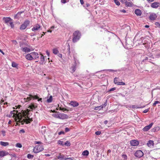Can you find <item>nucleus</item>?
Instances as JSON below:
<instances>
[{
	"instance_id": "46",
	"label": "nucleus",
	"mask_w": 160,
	"mask_h": 160,
	"mask_svg": "<svg viewBox=\"0 0 160 160\" xmlns=\"http://www.w3.org/2000/svg\"><path fill=\"white\" fill-rule=\"evenodd\" d=\"M122 157L124 158V160H127V156L125 154H123L122 155Z\"/></svg>"
},
{
	"instance_id": "64",
	"label": "nucleus",
	"mask_w": 160,
	"mask_h": 160,
	"mask_svg": "<svg viewBox=\"0 0 160 160\" xmlns=\"http://www.w3.org/2000/svg\"><path fill=\"white\" fill-rule=\"evenodd\" d=\"M80 3H81V4L82 5V4H84V2H83V0H80Z\"/></svg>"
},
{
	"instance_id": "37",
	"label": "nucleus",
	"mask_w": 160,
	"mask_h": 160,
	"mask_svg": "<svg viewBox=\"0 0 160 160\" xmlns=\"http://www.w3.org/2000/svg\"><path fill=\"white\" fill-rule=\"evenodd\" d=\"M71 145L70 142L68 141H67L64 143V145L67 146H69Z\"/></svg>"
},
{
	"instance_id": "30",
	"label": "nucleus",
	"mask_w": 160,
	"mask_h": 160,
	"mask_svg": "<svg viewBox=\"0 0 160 160\" xmlns=\"http://www.w3.org/2000/svg\"><path fill=\"white\" fill-rule=\"evenodd\" d=\"M119 82L118 81V78L115 77L114 79V82L115 84H118Z\"/></svg>"
},
{
	"instance_id": "33",
	"label": "nucleus",
	"mask_w": 160,
	"mask_h": 160,
	"mask_svg": "<svg viewBox=\"0 0 160 160\" xmlns=\"http://www.w3.org/2000/svg\"><path fill=\"white\" fill-rule=\"evenodd\" d=\"M59 109L60 110L64 112H66L65 111H68L66 108H64L59 107Z\"/></svg>"
},
{
	"instance_id": "51",
	"label": "nucleus",
	"mask_w": 160,
	"mask_h": 160,
	"mask_svg": "<svg viewBox=\"0 0 160 160\" xmlns=\"http://www.w3.org/2000/svg\"><path fill=\"white\" fill-rule=\"evenodd\" d=\"M125 83L124 82H119L118 85H125Z\"/></svg>"
},
{
	"instance_id": "20",
	"label": "nucleus",
	"mask_w": 160,
	"mask_h": 160,
	"mask_svg": "<svg viewBox=\"0 0 160 160\" xmlns=\"http://www.w3.org/2000/svg\"><path fill=\"white\" fill-rule=\"evenodd\" d=\"M37 107V104L36 103H31L29 106V107L32 110L35 109Z\"/></svg>"
},
{
	"instance_id": "54",
	"label": "nucleus",
	"mask_w": 160,
	"mask_h": 160,
	"mask_svg": "<svg viewBox=\"0 0 160 160\" xmlns=\"http://www.w3.org/2000/svg\"><path fill=\"white\" fill-rule=\"evenodd\" d=\"M65 132H68L70 131V129L68 128H65Z\"/></svg>"
},
{
	"instance_id": "58",
	"label": "nucleus",
	"mask_w": 160,
	"mask_h": 160,
	"mask_svg": "<svg viewBox=\"0 0 160 160\" xmlns=\"http://www.w3.org/2000/svg\"><path fill=\"white\" fill-rule=\"evenodd\" d=\"M108 70L109 71L112 72H116L117 71L116 70H114L113 69H108Z\"/></svg>"
},
{
	"instance_id": "25",
	"label": "nucleus",
	"mask_w": 160,
	"mask_h": 160,
	"mask_svg": "<svg viewBox=\"0 0 160 160\" xmlns=\"http://www.w3.org/2000/svg\"><path fill=\"white\" fill-rule=\"evenodd\" d=\"M8 154L9 153L8 152L4 151H1L0 152V157H3L8 155Z\"/></svg>"
},
{
	"instance_id": "40",
	"label": "nucleus",
	"mask_w": 160,
	"mask_h": 160,
	"mask_svg": "<svg viewBox=\"0 0 160 160\" xmlns=\"http://www.w3.org/2000/svg\"><path fill=\"white\" fill-rule=\"evenodd\" d=\"M16 146L18 148H21L22 147V145L21 143H18L16 144Z\"/></svg>"
},
{
	"instance_id": "52",
	"label": "nucleus",
	"mask_w": 160,
	"mask_h": 160,
	"mask_svg": "<svg viewBox=\"0 0 160 160\" xmlns=\"http://www.w3.org/2000/svg\"><path fill=\"white\" fill-rule=\"evenodd\" d=\"M1 132L3 136H5L6 132L4 130H2L1 131Z\"/></svg>"
},
{
	"instance_id": "59",
	"label": "nucleus",
	"mask_w": 160,
	"mask_h": 160,
	"mask_svg": "<svg viewBox=\"0 0 160 160\" xmlns=\"http://www.w3.org/2000/svg\"><path fill=\"white\" fill-rule=\"evenodd\" d=\"M25 131L23 129H22L21 130H20V131H19V132L20 133L21 132H22V133H24L25 132Z\"/></svg>"
},
{
	"instance_id": "6",
	"label": "nucleus",
	"mask_w": 160,
	"mask_h": 160,
	"mask_svg": "<svg viewBox=\"0 0 160 160\" xmlns=\"http://www.w3.org/2000/svg\"><path fill=\"white\" fill-rule=\"evenodd\" d=\"M134 155L137 158H140L143 155V153L141 150H137L135 153Z\"/></svg>"
},
{
	"instance_id": "27",
	"label": "nucleus",
	"mask_w": 160,
	"mask_h": 160,
	"mask_svg": "<svg viewBox=\"0 0 160 160\" xmlns=\"http://www.w3.org/2000/svg\"><path fill=\"white\" fill-rule=\"evenodd\" d=\"M45 58L44 56L42 55L41 57H40V60L41 61L39 62V63L40 64H43L44 62Z\"/></svg>"
},
{
	"instance_id": "28",
	"label": "nucleus",
	"mask_w": 160,
	"mask_h": 160,
	"mask_svg": "<svg viewBox=\"0 0 160 160\" xmlns=\"http://www.w3.org/2000/svg\"><path fill=\"white\" fill-rule=\"evenodd\" d=\"M68 48L67 49V54L68 55L71 56L70 46L69 44H68Z\"/></svg>"
},
{
	"instance_id": "13",
	"label": "nucleus",
	"mask_w": 160,
	"mask_h": 160,
	"mask_svg": "<svg viewBox=\"0 0 160 160\" xmlns=\"http://www.w3.org/2000/svg\"><path fill=\"white\" fill-rule=\"evenodd\" d=\"M65 156L61 153H59L56 156L57 158L58 159H59V160H64L65 158Z\"/></svg>"
},
{
	"instance_id": "43",
	"label": "nucleus",
	"mask_w": 160,
	"mask_h": 160,
	"mask_svg": "<svg viewBox=\"0 0 160 160\" xmlns=\"http://www.w3.org/2000/svg\"><path fill=\"white\" fill-rule=\"evenodd\" d=\"M72 72H74L76 69V66H73L72 67Z\"/></svg>"
},
{
	"instance_id": "31",
	"label": "nucleus",
	"mask_w": 160,
	"mask_h": 160,
	"mask_svg": "<svg viewBox=\"0 0 160 160\" xmlns=\"http://www.w3.org/2000/svg\"><path fill=\"white\" fill-rule=\"evenodd\" d=\"M160 129V128L159 127H157L153 128L152 130L154 132H157Z\"/></svg>"
},
{
	"instance_id": "53",
	"label": "nucleus",
	"mask_w": 160,
	"mask_h": 160,
	"mask_svg": "<svg viewBox=\"0 0 160 160\" xmlns=\"http://www.w3.org/2000/svg\"><path fill=\"white\" fill-rule=\"evenodd\" d=\"M95 133L96 135H100L101 133V131H98L96 132Z\"/></svg>"
},
{
	"instance_id": "11",
	"label": "nucleus",
	"mask_w": 160,
	"mask_h": 160,
	"mask_svg": "<svg viewBox=\"0 0 160 160\" xmlns=\"http://www.w3.org/2000/svg\"><path fill=\"white\" fill-rule=\"evenodd\" d=\"M60 117L59 118L60 119H64L68 118V116L66 114L64 113H59Z\"/></svg>"
},
{
	"instance_id": "36",
	"label": "nucleus",
	"mask_w": 160,
	"mask_h": 160,
	"mask_svg": "<svg viewBox=\"0 0 160 160\" xmlns=\"http://www.w3.org/2000/svg\"><path fill=\"white\" fill-rule=\"evenodd\" d=\"M58 52V51L57 49L55 48L53 49V52L55 54H57Z\"/></svg>"
},
{
	"instance_id": "39",
	"label": "nucleus",
	"mask_w": 160,
	"mask_h": 160,
	"mask_svg": "<svg viewBox=\"0 0 160 160\" xmlns=\"http://www.w3.org/2000/svg\"><path fill=\"white\" fill-rule=\"evenodd\" d=\"M33 157L34 156L33 155H31L30 154H28L27 155V158L29 159L33 158Z\"/></svg>"
},
{
	"instance_id": "56",
	"label": "nucleus",
	"mask_w": 160,
	"mask_h": 160,
	"mask_svg": "<svg viewBox=\"0 0 160 160\" xmlns=\"http://www.w3.org/2000/svg\"><path fill=\"white\" fill-rule=\"evenodd\" d=\"M58 134L59 135H60L61 134H64L65 133L63 131H60L58 133Z\"/></svg>"
},
{
	"instance_id": "22",
	"label": "nucleus",
	"mask_w": 160,
	"mask_h": 160,
	"mask_svg": "<svg viewBox=\"0 0 160 160\" xmlns=\"http://www.w3.org/2000/svg\"><path fill=\"white\" fill-rule=\"evenodd\" d=\"M26 58L28 60H32L33 58L32 57V55L30 53L28 54L26 56Z\"/></svg>"
},
{
	"instance_id": "55",
	"label": "nucleus",
	"mask_w": 160,
	"mask_h": 160,
	"mask_svg": "<svg viewBox=\"0 0 160 160\" xmlns=\"http://www.w3.org/2000/svg\"><path fill=\"white\" fill-rule=\"evenodd\" d=\"M116 89V88H112L111 89H110L108 91V92H111V91H114Z\"/></svg>"
},
{
	"instance_id": "50",
	"label": "nucleus",
	"mask_w": 160,
	"mask_h": 160,
	"mask_svg": "<svg viewBox=\"0 0 160 160\" xmlns=\"http://www.w3.org/2000/svg\"><path fill=\"white\" fill-rule=\"evenodd\" d=\"M69 1V0H61V2L62 3H65Z\"/></svg>"
},
{
	"instance_id": "41",
	"label": "nucleus",
	"mask_w": 160,
	"mask_h": 160,
	"mask_svg": "<svg viewBox=\"0 0 160 160\" xmlns=\"http://www.w3.org/2000/svg\"><path fill=\"white\" fill-rule=\"evenodd\" d=\"M52 116L53 117H54L59 118V117H60L59 113V114H53Z\"/></svg>"
},
{
	"instance_id": "44",
	"label": "nucleus",
	"mask_w": 160,
	"mask_h": 160,
	"mask_svg": "<svg viewBox=\"0 0 160 160\" xmlns=\"http://www.w3.org/2000/svg\"><path fill=\"white\" fill-rule=\"evenodd\" d=\"M66 109L68 110L67 111H65V112H67L69 111H72L74 110V108H68Z\"/></svg>"
},
{
	"instance_id": "23",
	"label": "nucleus",
	"mask_w": 160,
	"mask_h": 160,
	"mask_svg": "<svg viewBox=\"0 0 160 160\" xmlns=\"http://www.w3.org/2000/svg\"><path fill=\"white\" fill-rule=\"evenodd\" d=\"M21 50L23 52H29L31 51L30 49L27 47L22 48Z\"/></svg>"
},
{
	"instance_id": "7",
	"label": "nucleus",
	"mask_w": 160,
	"mask_h": 160,
	"mask_svg": "<svg viewBox=\"0 0 160 160\" xmlns=\"http://www.w3.org/2000/svg\"><path fill=\"white\" fill-rule=\"evenodd\" d=\"M17 122L16 124L17 125H19V123H21V124H23L24 123L26 124H28L30 123V122L32 121H15Z\"/></svg>"
},
{
	"instance_id": "26",
	"label": "nucleus",
	"mask_w": 160,
	"mask_h": 160,
	"mask_svg": "<svg viewBox=\"0 0 160 160\" xmlns=\"http://www.w3.org/2000/svg\"><path fill=\"white\" fill-rule=\"evenodd\" d=\"M0 144L2 146L4 147L8 146L9 145V143L8 142H4L3 141L0 142Z\"/></svg>"
},
{
	"instance_id": "24",
	"label": "nucleus",
	"mask_w": 160,
	"mask_h": 160,
	"mask_svg": "<svg viewBox=\"0 0 160 160\" xmlns=\"http://www.w3.org/2000/svg\"><path fill=\"white\" fill-rule=\"evenodd\" d=\"M147 145L149 147H151L154 145V142L152 140H149L147 143Z\"/></svg>"
},
{
	"instance_id": "12",
	"label": "nucleus",
	"mask_w": 160,
	"mask_h": 160,
	"mask_svg": "<svg viewBox=\"0 0 160 160\" xmlns=\"http://www.w3.org/2000/svg\"><path fill=\"white\" fill-rule=\"evenodd\" d=\"M130 143L131 146H137L139 144V142L136 140H132L130 141Z\"/></svg>"
},
{
	"instance_id": "34",
	"label": "nucleus",
	"mask_w": 160,
	"mask_h": 160,
	"mask_svg": "<svg viewBox=\"0 0 160 160\" xmlns=\"http://www.w3.org/2000/svg\"><path fill=\"white\" fill-rule=\"evenodd\" d=\"M52 101V97L51 96L48 99H47V102L48 103L51 102Z\"/></svg>"
},
{
	"instance_id": "5",
	"label": "nucleus",
	"mask_w": 160,
	"mask_h": 160,
	"mask_svg": "<svg viewBox=\"0 0 160 160\" xmlns=\"http://www.w3.org/2000/svg\"><path fill=\"white\" fill-rule=\"evenodd\" d=\"M30 21L28 20H26L20 26V29L21 30H23L25 29L27 26L30 24Z\"/></svg>"
},
{
	"instance_id": "38",
	"label": "nucleus",
	"mask_w": 160,
	"mask_h": 160,
	"mask_svg": "<svg viewBox=\"0 0 160 160\" xmlns=\"http://www.w3.org/2000/svg\"><path fill=\"white\" fill-rule=\"evenodd\" d=\"M58 143L60 145L63 146L64 145V143H63V142L61 140H58Z\"/></svg>"
},
{
	"instance_id": "17",
	"label": "nucleus",
	"mask_w": 160,
	"mask_h": 160,
	"mask_svg": "<svg viewBox=\"0 0 160 160\" xmlns=\"http://www.w3.org/2000/svg\"><path fill=\"white\" fill-rule=\"evenodd\" d=\"M31 54L32 55V57L33 58V59H37L39 58V56L38 53L34 52L31 53Z\"/></svg>"
},
{
	"instance_id": "48",
	"label": "nucleus",
	"mask_w": 160,
	"mask_h": 160,
	"mask_svg": "<svg viewBox=\"0 0 160 160\" xmlns=\"http://www.w3.org/2000/svg\"><path fill=\"white\" fill-rule=\"evenodd\" d=\"M73 158H66L65 157L64 160H73Z\"/></svg>"
},
{
	"instance_id": "16",
	"label": "nucleus",
	"mask_w": 160,
	"mask_h": 160,
	"mask_svg": "<svg viewBox=\"0 0 160 160\" xmlns=\"http://www.w3.org/2000/svg\"><path fill=\"white\" fill-rule=\"evenodd\" d=\"M41 27V26H40L39 24H37L36 25L34 26L32 28V31H34L35 30H38Z\"/></svg>"
},
{
	"instance_id": "47",
	"label": "nucleus",
	"mask_w": 160,
	"mask_h": 160,
	"mask_svg": "<svg viewBox=\"0 0 160 160\" xmlns=\"http://www.w3.org/2000/svg\"><path fill=\"white\" fill-rule=\"evenodd\" d=\"M160 102L158 101H155L153 103V107H154L156 106V104H158V103H160Z\"/></svg>"
},
{
	"instance_id": "9",
	"label": "nucleus",
	"mask_w": 160,
	"mask_h": 160,
	"mask_svg": "<svg viewBox=\"0 0 160 160\" xmlns=\"http://www.w3.org/2000/svg\"><path fill=\"white\" fill-rule=\"evenodd\" d=\"M107 100H106V102H104V104H102V105H101L99 106H98L97 107H96L94 109L96 110H100L102 109L104 107H105L107 105Z\"/></svg>"
},
{
	"instance_id": "4",
	"label": "nucleus",
	"mask_w": 160,
	"mask_h": 160,
	"mask_svg": "<svg viewBox=\"0 0 160 160\" xmlns=\"http://www.w3.org/2000/svg\"><path fill=\"white\" fill-rule=\"evenodd\" d=\"M43 148L41 145H37L33 148V152L35 153H37L43 150Z\"/></svg>"
},
{
	"instance_id": "15",
	"label": "nucleus",
	"mask_w": 160,
	"mask_h": 160,
	"mask_svg": "<svg viewBox=\"0 0 160 160\" xmlns=\"http://www.w3.org/2000/svg\"><path fill=\"white\" fill-rule=\"evenodd\" d=\"M71 106L73 107H76L78 106L79 103L76 101H71L69 104Z\"/></svg>"
},
{
	"instance_id": "62",
	"label": "nucleus",
	"mask_w": 160,
	"mask_h": 160,
	"mask_svg": "<svg viewBox=\"0 0 160 160\" xmlns=\"http://www.w3.org/2000/svg\"><path fill=\"white\" fill-rule=\"evenodd\" d=\"M19 16H16V14L14 16V18H19Z\"/></svg>"
},
{
	"instance_id": "61",
	"label": "nucleus",
	"mask_w": 160,
	"mask_h": 160,
	"mask_svg": "<svg viewBox=\"0 0 160 160\" xmlns=\"http://www.w3.org/2000/svg\"><path fill=\"white\" fill-rule=\"evenodd\" d=\"M120 11L121 12H122L123 13H125L126 12V10L124 9H122V10H120Z\"/></svg>"
},
{
	"instance_id": "19",
	"label": "nucleus",
	"mask_w": 160,
	"mask_h": 160,
	"mask_svg": "<svg viewBox=\"0 0 160 160\" xmlns=\"http://www.w3.org/2000/svg\"><path fill=\"white\" fill-rule=\"evenodd\" d=\"M157 16L155 14L152 13L150 15L149 18L151 20H154L156 18Z\"/></svg>"
},
{
	"instance_id": "42",
	"label": "nucleus",
	"mask_w": 160,
	"mask_h": 160,
	"mask_svg": "<svg viewBox=\"0 0 160 160\" xmlns=\"http://www.w3.org/2000/svg\"><path fill=\"white\" fill-rule=\"evenodd\" d=\"M115 3L118 6H119L120 5V2H119L117 0H113Z\"/></svg>"
},
{
	"instance_id": "2",
	"label": "nucleus",
	"mask_w": 160,
	"mask_h": 160,
	"mask_svg": "<svg viewBox=\"0 0 160 160\" xmlns=\"http://www.w3.org/2000/svg\"><path fill=\"white\" fill-rule=\"evenodd\" d=\"M2 20L4 23L7 24L8 25H9L8 23H9L11 28H13L14 27V25L13 24L12 19L10 17H3Z\"/></svg>"
},
{
	"instance_id": "57",
	"label": "nucleus",
	"mask_w": 160,
	"mask_h": 160,
	"mask_svg": "<svg viewBox=\"0 0 160 160\" xmlns=\"http://www.w3.org/2000/svg\"><path fill=\"white\" fill-rule=\"evenodd\" d=\"M149 108L146 109L143 111V112L144 113H146L147 112L149 111Z\"/></svg>"
},
{
	"instance_id": "49",
	"label": "nucleus",
	"mask_w": 160,
	"mask_h": 160,
	"mask_svg": "<svg viewBox=\"0 0 160 160\" xmlns=\"http://www.w3.org/2000/svg\"><path fill=\"white\" fill-rule=\"evenodd\" d=\"M155 24L157 27L160 28V24L158 22H156Z\"/></svg>"
},
{
	"instance_id": "21",
	"label": "nucleus",
	"mask_w": 160,
	"mask_h": 160,
	"mask_svg": "<svg viewBox=\"0 0 160 160\" xmlns=\"http://www.w3.org/2000/svg\"><path fill=\"white\" fill-rule=\"evenodd\" d=\"M135 13L138 16H141L142 13L141 10L138 9L135 10Z\"/></svg>"
},
{
	"instance_id": "3",
	"label": "nucleus",
	"mask_w": 160,
	"mask_h": 160,
	"mask_svg": "<svg viewBox=\"0 0 160 160\" xmlns=\"http://www.w3.org/2000/svg\"><path fill=\"white\" fill-rule=\"evenodd\" d=\"M81 36V33L79 31H75L73 34V42H77Z\"/></svg>"
},
{
	"instance_id": "8",
	"label": "nucleus",
	"mask_w": 160,
	"mask_h": 160,
	"mask_svg": "<svg viewBox=\"0 0 160 160\" xmlns=\"http://www.w3.org/2000/svg\"><path fill=\"white\" fill-rule=\"evenodd\" d=\"M153 123H151L148 125L147 126L142 129V130L144 132H147L148 131L152 126Z\"/></svg>"
},
{
	"instance_id": "1",
	"label": "nucleus",
	"mask_w": 160,
	"mask_h": 160,
	"mask_svg": "<svg viewBox=\"0 0 160 160\" xmlns=\"http://www.w3.org/2000/svg\"><path fill=\"white\" fill-rule=\"evenodd\" d=\"M29 110L27 109L26 110H22L21 112H18V111L13 110L11 111L10 114L12 117L15 118L14 120H32L28 117Z\"/></svg>"
},
{
	"instance_id": "63",
	"label": "nucleus",
	"mask_w": 160,
	"mask_h": 160,
	"mask_svg": "<svg viewBox=\"0 0 160 160\" xmlns=\"http://www.w3.org/2000/svg\"><path fill=\"white\" fill-rule=\"evenodd\" d=\"M111 152V150L110 149H109L107 152V155H108V153H110Z\"/></svg>"
},
{
	"instance_id": "18",
	"label": "nucleus",
	"mask_w": 160,
	"mask_h": 160,
	"mask_svg": "<svg viewBox=\"0 0 160 160\" xmlns=\"http://www.w3.org/2000/svg\"><path fill=\"white\" fill-rule=\"evenodd\" d=\"M153 54L156 58L160 57V50H157L155 52H153Z\"/></svg>"
},
{
	"instance_id": "29",
	"label": "nucleus",
	"mask_w": 160,
	"mask_h": 160,
	"mask_svg": "<svg viewBox=\"0 0 160 160\" xmlns=\"http://www.w3.org/2000/svg\"><path fill=\"white\" fill-rule=\"evenodd\" d=\"M89 152L88 150L84 151L82 153V155L83 156H88L89 154Z\"/></svg>"
},
{
	"instance_id": "14",
	"label": "nucleus",
	"mask_w": 160,
	"mask_h": 160,
	"mask_svg": "<svg viewBox=\"0 0 160 160\" xmlns=\"http://www.w3.org/2000/svg\"><path fill=\"white\" fill-rule=\"evenodd\" d=\"M29 97H28L27 98V99L28 101L31 100L32 98L33 99H37L38 98V97L37 95H33L31 94H30L29 95Z\"/></svg>"
},
{
	"instance_id": "10",
	"label": "nucleus",
	"mask_w": 160,
	"mask_h": 160,
	"mask_svg": "<svg viewBox=\"0 0 160 160\" xmlns=\"http://www.w3.org/2000/svg\"><path fill=\"white\" fill-rule=\"evenodd\" d=\"M151 7L153 8H157L160 6V3L157 2H154L152 3Z\"/></svg>"
},
{
	"instance_id": "35",
	"label": "nucleus",
	"mask_w": 160,
	"mask_h": 160,
	"mask_svg": "<svg viewBox=\"0 0 160 160\" xmlns=\"http://www.w3.org/2000/svg\"><path fill=\"white\" fill-rule=\"evenodd\" d=\"M12 65L13 67L17 68L18 67V65L15 62H12Z\"/></svg>"
},
{
	"instance_id": "45",
	"label": "nucleus",
	"mask_w": 160,
	"mask_h": 160,
	"mask_svg": "<svg viewBox=\"0 0 160 160\" xmlns=\"http://www.w3.org/2000/svg\"><path fill=\"white\" fill-rule=\"evenodd\" d=\"M23 11L18 12L16 14V16H18L20 18V17L21 14L23 13Z\"/></svg>"
},
{
	"instance_id": "32",
	"label": "nucleus",
	"mask_w": 160,
	"mask_h": 160,
	"mask_svg": "<svg viewBox=\"0 0 160 160\" xmlns=\"http://www.w3.org/2000/svg\"><path fill=\"white\" fill-rule=\"evenodd\" d=\"M126 5L127 6L132 7V2H126Z\"/></svg>"
},
{
	"instance_id": "60",
	"label": "nucleus",
	"mask_w": 160,
	"mask_h": 160,
	"mask_svg": "<svg viewBox=\"0 0 160 160\" xmlns=\"http://www.w3.org/2000/svg\"><path fill=\"white\" fill-rule=\"evenodd\" d=\"M7 117H9V118H10V117H12V115H11L10 113H9V114H7Z\"/></svg>"
}]
</instances>
